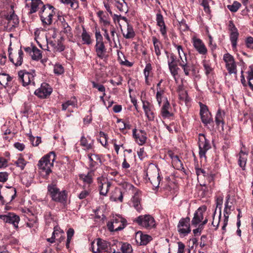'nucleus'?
Returning <instances> with one entry per match:
<instances>
[{
	"mask_svg": "<svg viewBox=\"0 0 253 253\" xmlns=\"http://www.w3.org/2000/svg\"><path fill=\"white\" fill-rule=\"evenodd\" d=\"M55 160V154L54 152H50L42 157L38 163V167L40 169L45 172L46 175L51 172V169L53 166V162Z\"/></svg>",
	"mask_w": 253,
	"mask_h": 253,
	"instance_id": "obj_1",
	"label": "nucleus"
},
{
	"mask_svg": "<svg viewBox=\"0 0 253 253\" xmlns=\"http://www.w3.org/2000/svg\"><path fill=\"white\" fill-rule=\"evenodd\" d=\"M47 194L52 200L61 203H64L67 199V194L65 190L60 191L57 185L50 184L47 186Z\"/></svg>",
	"mask_w": 253,
	"mask_h": 253,
	"instance_id": "obj_2",
	"label": "nucleus"
},
{
	"mask_svg": "<svg viewBox=\"0 0 253 253\" xmlns=\"http://www.w3.org/2000/svg\"><path fill=\"white\" fill-rule=\"evenodd\" d=\"M53 6L47 4L43 6V8L40 11V16L43 26L50 25L52 22V17L55 14Z\"/></svg>",
	"mask_w": 253,
	"mask_h": 253,
	"instance_id": "obj_3",
	"label": "nucleus"
},
{
	"mask_svg": "<svg viewBox=\"0 0 253 253\" xmlns=\"http://www.w3.org/2000/svg\"><path fill=\"white\" fill-rule=\"evenodd\" d=\"M165 53L167 55L168 59V64L169 72L175 81H177L179 77L178 72L180 70V68L177 66L176 57L173 53H169L167 51H165Z\"/></svg>",
	"mask_w": 253,
	"mask_h": 253,
	"instance_id": "obj_4",
	"label": "nucleus"
},
{
	"mask_svg": "<svg viewBox=\"0 0 253 253\" xmlns=\"http://www.w3.org/2000/svg\"><path fill=\"white\" fill-rule=\"evenodd\" d=\"M127 221L119 215L114 216L111 221L107 224L108 229L111 232L117 231L124 229L126 225Z\"/></svg>",
	"mask_w": 253,
	"mask_h": 253,
	"instance_id": "obj_5",
	"label": "nucleus"
},
{
	"mask_svg": "<svg viewBox=\"0 0 253 253\" xmlns=\"http://www.w3.org/2000/svg\"><path fill=\"white\" fill-rule=\"evenodd\" d=\"M18 75L19 79L22 83L23 86H35L34 79L36 74L34 71L29 72L25 70H21L18 72Z\"/></svg>",
	"mask_w": 253,
	"mask_h": 253,
	"instance_id": "obj_6",
	"label": "nucleus"
},
{
	"mask_svg": "<svg viewBox=\"0 0 253 253\" xmlns=\"http://www.w3.org/2000/svg\"><path fill=\"white\" fill-rule=\"evenodd\" d=\"M134 221L139 225L147 229H151L156 226L155 220L149 214L140 215L136 218Z\"/></svg>",
	"mask_w": 253,
	"mask_h": 253,
	"instance_id": "obj_7",
	"label": "nucleus"
},
{
	"mask_svg": "<svg viewBox=\"0 0 253 253\" xmlns=\"http://www.w3.org/2000/svg\"><path fill=\"white\" fill-rule=\"evenodd\" d=\"M223 60L225 62V66L229 75L237 74V66L235 59L233 55L229 53L223 55Z\"/></svg>",
	"mask_w": 253,
	"mask_h": 253,
	"instance_id": "obj_8",
	"label": "nucleus"
},
{
	"mask_svg": "<svg viewBox=\"0 0 253 253\" xmlns=\"http://www.w3.org/2000/svg\"><path fill=\"white\" fill-rule=\"evenodd\" d=\"M91 249L93 253H110L111 248L110 244L106 241L97 239L96 243L93 242Z\"/></svg>",
	"mask_w": 253,
	"mask_h": 253,
	"instance_id": "obj_9",
	"label": "nucleus"
},
{
	"mask_svg": "<svg viewBox=\"0 0 253 253\" xmlns=\"http://www.w3.org/2000/svg\"><path fill=\"white\" fill-rule=\"evenodd\" d=\"M198 145L200 157L206 158V154L211 146L209 140L206 138L205 134L202 133L199 134Z\"/></svg>",
	"mask_w": 253,
	"mask_h": 253,
	"instance_id": "obj_10",
	"label": "nucleus"
},
{
	"mask_svg": "<svg viewBox=\"0 0 253 253\" xmlns=\"http://www.w3.org/2000/svg\"><path fill=\"white\" fill-rule=\"evenodd\" d=\"M52 88L46 83H42L41 86L34 91V94L39 98L44 99L48 97L52 93Z\"/></svg>",
	"mask_w": 253,
	"mask_h": 253,
	"instance_id": "obj_11",
	"label": "nucleus"
},
{
	"mask_svg": "<svg viewBox=\"0 0 253 253\" xmlns=\"http://www.w3.org/2000/svg\"><path fill=\"white\" fill-rule=\"evenodd\" d=\"M190 218L186 217L181 218L178 224L177 230L180 235L185 236L190 231Z\"/></svg>",
	"mask_w": 253,
	"mask_h": 253,
	"instance_id": "obj_12",
	"label": "nucleus"
},
{
	"mask_svg": "<svg viewBox=\"0 0 253 253\" xmlns=\"http://www.w3.org/2000/svg\"><path fill=\"white\" fill-rule=\"evenodd\" d=\"M0 219L5 223L12 224L15 228L18 227L20 217L13 212H8L5 214H0Z\"/></svg>",
	"mask_w": 253,
	"mask_h": 253,
	"instance_id": "obj_13",
	"label": "nucleus"
},
{
	"mask_svg": "<svg viewBox=\"0 0 253 253\" xmlns=\"http://www.w3.org/2000/svg\"><path fill=\"white\" fill-rule=\"evenodd\" d=\"M194 49L200 55H206L208 53V49L202 40L196 37H194L191 40Z\"/></svg>",
	"mask_w": 253,
	"mask_h": 253,
	"instance_id": "obj_14",
	"label": "nucleus"
},
{
	"mask_svg": "<svg viewBox=\"0 0 253 253\" xmlns=\"http://www.w3.org/2000/svg\"><path fill=\"white\" fill-rule=\"evenodd\" d=\"M142 108L145 115L149 121H153L155 118L154 107L150 102L147 101H142Z\"/></svg>",
	"mask_w": 253,
	"mask_h": 253,
	"instance_id": "obj_15",
	"label": "nucleus"
},
{
	"mask_svg": "<svg viewBox=\"0 0 253 253\" xmlns=\"http://www.w3.org/2000/svg\"><path fill=\"white\" fill-rule=\"evenodd\" d=\"M228 29L230 31V40L232 48L233 50H235L237 47V42L239 37V33L232 21L229 22Z\"/></svg>",
	"mask_w": 253,
	"mask_h": 253,
	"instance_id": "obj_16",
	"label": "nucleus"
},
{
	"mask_svg": "<svg viewBox=\"0 0 253 253\" xmlns=\"http://www.w3.org/2000/svg\"><path fill=\"white\" fill-rule=\"evenodd\" d=\"M98 188L100 194L103 196H106L109 190L111 183L106 177L101 176L97 178Z\"/></svg>",
	"mask_w": 253,
	"mask_h": 253,
	"instance_id": "obj_17",
	"label": "nucleus"
},
{
	"mask_svg": "<svg viewBox=\"0 0 253 253\" xmlns=\"http://www.w3.org/2000/svg\"><path fill=\"white\" fill-rule=\"evenodd\" d=\"M207 210L206 206H202L199 207L195 211L194 217L191 221L192 225L196 226L198 224H200L204 220V213Z\"/></svg>",
	"mask_w": 253,
	"mask_h": 253,
	"instance_id": "obj_18",
	"label": "nucleus"
},
{
	"mask_svg": "<svg viewBox=\"0 0 253 253\" xmlns=\"http://www.w3.org/2000/svg\"><path fill=\"white\" fill-rule=\"evenodd\" d=\"M200 106L202 122L206 125L210 124L212 122V118L207 106L201 103H200Z\"/></svg>",
	"mask_w": 253,
	"mask_h": 253,
	"instance_id": "obj_19",
	"label": "nucleus"
},
{
	"mask_svg": "<svg viewBox=\"0 0 253 253\" xmlns=\"http://www.w3.org/2000/svg\"><path fill=\"white\" fill-rule=\"evenodd\" d=\"M63 41V39L62 37H60L57 41L48 40L47 48H49V46H50L55 51L61 52L65 49Z\"/></svg>",
	"mask_w": 253,
	"mask_h": 253,
	"instance_id": "obj_20",
	"label": "nucleus"
},
{
	"mask_svg": "<svg viewBox=\"0 0 253 253\" xmlns=\"http://www.w3.org/2000/svg\"><path fill=\"white\" fill-rule=\"evenodd\" d=\"M135 241L139 245H146L152 239L151 236L139 231L135 234Z\"/></svg>",
	"mask_w": 253,
	"mask_h": 253,
	"instance_id": "obj_21",
	"label": "nucleus"
},
{
	"mask_svg": "<svg viewBox=\"0 0 253 253\" xmlns=\"http://www.w3.org/2000/svg\"><path fill=\"white\" fill-rule=\"evenodd\" d=\"M132 134L135 141L139 145H142L146 142L147 137L144 131L142 130L137 131L136 129L134 128L133 129Z\"/></svg>",
	"mask_w": 253,
	"mask_h": 253,
	"instance_id": "obj_22",
	"label": "nucleus"
},
{
	"mask_svg": "<svg viewBox=\"0 0 253 253\" xmlns=\"http://www.w3.org/2000/svg\"><path fill=\"white\" fill-rule=\"evenodd\" d=\"M31 1L29 3H26V6L29 8V13L30 14L36 12L39 7H41V9L43 8L44 5L42 1L41 0H28Z\"/></svg>",
	"mask_w": 253,
	"mask_h": 253,
	"instance_id": "obj_23",
	"label": "nucleus"
},
{
	"mask_svg": "<svg viewBox=\"0 0 253 253\" xmlns=\"http://www.w3.org/2000/svg\"><path fill=\"white\" fill-rule=\"evenodd\" d=\"M141 200V192H136L132 197L130 202V206L134 207L139 212H140L142 210L140 204Z\"/></svg>",
	"mask_w": 253,
	"mask_h": 253,
	"instance_id": "obj_24",
	"label": "nucleus"
},
{
	"mask_svg": "<svg viewBox=\"0 0 253 253\" xmlns=\"http://www.w3.org/2000/svg\"><path fill=\"white\" fill-rule=\"evenodd\" d=\"M88 157L89 159V166L92 170L97 168V166L101 164V160L99 156L95 154H88Z\"/></svg>",
	"mask_w": 253,
	"mask_h": 253,
	"instance_id": "obj_25",
	"label": "nucleus"
},
{
	"mask_svg": "<svg viewBox=\"0 0 253 253\" xmlns=\"http://www.w3.org/2000/svg\"><path fill=\"white\" fill-rule=\"evenodd\" d=\"M156 21L157 25L160 27V31L162 36L166 38L167 37L166 27L164 21L163 15L160 13L156 14Z\"/></svg>",
	"mask_w": 253,
	"mask_h": 253,
	"instance_id": "obj_26",
	"label": "nucleus"
},
{
	"mask_svg": "<svg viewBox=\"0 0 253 253\" xmlns=\"http://www.w3.org/2000/svg\"><path fill=\"white\" fill-rule=\"evenodd\" d=\"M94 141L90 137L82 136L80 139V144L85 150H90L93 149Z\"/></svg>",
	"mask_w": 253,
	"mask_h": 253,
	"instance_id": "obj_27",
	"label": "nucleus"
},
{
	"mask_svg": "<svg viewBox=\"0 0 253 253\" xmlns=\"http://www.w3.org/2000/svg\"><path fill=\"white\" fill-rule=\"evenodd\" d=\"M95 49L96 55L99 58L103 59L107 57L106 48L104 43L95 44Z\"/></svg>",
	"mask_w": 253,
	"mask_h": 253,
	"instance_id": "obj_28",
	"label": "nucleus"
},
{
	"mask_svg": "<svg viewBox=\"0 0 253 253\" xmlns=\"http://www.w3.org/2000/svg\"><path fill=\"white\" fill-rule=\"evenodd\" d=\"M170 104L169 102H166L163 104L161 108V115L164 119L169 118L173 116V113L169 111Z\"/></svg>",
	"mask_w": 253,
	"mask_h": 253,
	"instance_id": "obj_29",
	"label": "nucleus"
},
{
	"mask_svg": "<svg viewBox=\"0 0 253 253\" xmlns=\"http://www.w3.org/2000/svg\"><path fill=\"white\" fill-rule=\"evenodd\" d=\"M248 153L241 150L239 154L238 164L243 170H245Z\"/></svg>",
	"mask_w": 253,
	"mask_h": 253,
	"instance_id": "obj_30",
	"label": "nucleus"
},
{
	"mask_svg": "<svg viewBox=\"0 0 253 253\" xmlns=\"http://www.w3.org/2000/svg\"><path fill=\"white\" fill-rule=\"evenodd\" d=\"M81 38L84 44L90 45L92 43L93 41L90 34L86 31L84 27L83 28Z\"/></svg>",
	"mask_w": 253,
	"mask_h": 253,
	"instance_id": "obj_31",
	"label": "nucleus"
},
{
	"mask_svg": "<svg viewBox=\"0 0 253 253\" xmlns=\"http://www.w3.org/2000/svg\"><path fill=\"white\" fill-rule=\"evenodd\" d=\"M121 31L123 36L126 39H133L135 36V34L132 26L129 25L128 23H127L126 31H123V29H121Z\"/></svg>",
	"mask_w": 253,
	"mask_h": 253,
	"instance_id": "obj_32",
	"label": "nucleus"
},
{
	"mask_svg": "<svg viewBox=\"0 0 253 253\" xmlns=\"http://www.w3.org/2000/svg\"><path fill=\"white\" fill-rule=\"evenodd\" d=\"M6 19L8 21V24L11 27H15L19 23V19L13 12L7 15Z\"/></svg>",
	"mask_w": 253,
	"mask_h": 253,
	"instance_id": "obj_33",
	"label": "nucleus"
},
{
	"mask_svg": "<svg viewBox=\"0 0 253 253\" xmlns=\"http://www.w3.org/2000/svg\"><path fill=\"white\" fill-rule=\"evenodd\" d=\"M164 90L163 89H158L156 93V99L159 106H161L162 103L165 104L166 102H169L167 98L164 96Z\"/></svg>",
	"mask_w": 253,
	"mask_h": 253,
	"instance_id": "obj_34",
	"label": "nucleus"
},
{
	"mask_svg": "<svg viewBox=\"0 0 253 253\" xmlns=\"http://www.w3.org/2000/svg\"><path fill=\"white\" fill-rule=\"evenodd\" d=\"M110 199L112 201L122 202L123 195L121 190L119 188L115 189L110 197Z\"/></svg>",
	"mask_w": 253,
	"mask_h": 253,
	"instance_id": "obj_35",
	"label": "nucleus"
},
{
	"mask_svg": "<svg viewBox=\"0 0 253 253\" xmlns=\"http://www.w3.org/2000/svg\"><path fill=\"white\" fill-rule=\"evenodd\" d=\"M149 180L154 187H158L160 181L159 173L156 168L154 169V175L148 177Z\"/></svg>",
	"mask_w": 253,
	"mask_h": 253,
	"instance_id": "obj_36",
	"label": "nucleus"
},
{
	"mask_svg": "<svg viewBox=\"0 0 253 253\" xmlns=\"http://www.w3.org/2000/svg\"><path fill=\"white\" fill-rule=\"evenodd\" d=\"M23 52L20 49L18 50V53L14 57L13 56V61H11L15 66H20L23 62Z\"/></svg>",
	"mask_w": 253,
	"mask_h": 253,
	"instance_id": "obj_37",
	"label": "nucleus"
},
{
	"mask_svg": "<svg viewBox=\"0 0 253 253\" xmlns=\"http://www.w3.org/2000/svg\"><path fill=\"white\" fill-rule=\"evenodd\" d=\"M179 99L181 102H184L187 104L190 101V98L188 96L187 91L181 87L178 88Z\"/></svg>",
	"mask_w": 253,
	"mask_h": 253,
	"instance_id": "obj_38",
	"label": "nucleus"
},
{
	"mask_svg": "<svg viewBox=\"0 0 253 253\" xmlns=\"http://www.w3.org/2000/svg\"><path fill=\"white\" fill-rule=\"evenodd\" d=\"M152 42L156 55L157 56H160L161 54V49L162 48L161 42L155 37H152Z\"/></svg>",
	"mask_w": 253,
	"mask_h": 253,
	"instance_id": "obj_39",
	"label": "nucleus"
},
{
	"mask_svg": "<svg viewBox=\"0 0 253 253\" xmlns=\"http://www.w3.org/2000/svg\"><path fill=\"white\" fill-rule=\"evenodd\" d=\"M170 157L172 165L175 169H184L183 164L177 156L171 155Z\"/></svg>",
	"mask_w": 253,
	"mask_h": 253,
	"instance_id": "obj_40",
	"label": "nucleus"
},
{
	"mask_svg": "<svg viewBox=\"0 0 253 253\" xmlns=\"http://www.w3.org/2000/svg\"><path fill=\"white\" fill-rule=\"evenodd\" d=\"M179 65L182 68L184 74L189 76L192 68V66L188 63L187 60H183L179 62Z\"/></svg>",
	"mask_w": 253,
	"mask_h": 253,
	"instance_id": "obj_41",
	"label": "nucleus"
},
{
	"mask_svg": "<svg viewBox=\"0 0 253 253\" xmlns=\"http://www.w3.org/2000/svg\"><path fill=\"white\" fill-rule=\"evenodd\" d=\"M173 46L176 49L179 56V59L178 61H182L183 60H186L187 59L186 54L184 52L183 48L181 45H178L176 43L173 44Z\"/></svg>",
	"mask_w": 253,
	"mask_h": 253,
	"instance_id": "obj_42",
	"label": "nucleus"
},
{
	"mask_svg": "<svg viewBox=\"0 0 253 253\" xmlns=\"http://www.w3.org/2000/svg\"><path fill=\"white\" fill-rule=\"evenodd\" d=\"M93 174V170L89 171L86 174H81L79 176L83 182L87 184H89L92 182V176Z\"/></svg>",
	"mask_w": 253,
	"mask_h": 253,
	"instance_id": "obj_43",
	"label": "nucleus"
},
{
	"mask_svg": "<svg viewBox=\"0 0 253 253\" xmlns=\"http://www.w3.org/2000/svg\"><path fill=\"white\" fill-rule=\"evenodd\" d=\"M60 2L66 5H69L72 9H77L79 7V3L77 0H60Z\"/></svg>",
	"mask_w": 253,
	"mask_h": 253,
	"instance_id": "obj_44",
	"label": "nucleus"
},
{
	"mask_svg": "<svg viewBox=\"0 0 253 253\" xmlns=\"http://www.w3.org/2000/svg\"><path fill=\"white\" fill-rule=\"evenodd\" d=\"M69 106L76 107L77 106V100L75 97H72L70 100L67 101L62 105V109L65 111Z\"/></svg>",
	"mask_w": 253,
	"mask_h": 253,
	"instance_id": "obj_45",
	"label": "nucleus"
},
{
	"mask_svg": "<svg viewBox=\"0 0 253 253\" xmlns=\"http://www.w3.org/2000/svg\"><path fill=\"white\" fill-rule=\"evenodd\" d=\"M58 21L60 26L64 29V32L68 33L71 31V28L68 24L66 22L64 18L62 16L58 17Z\"/></svg>",
	"mask_w": 253,
	"mask_h": 253,
	"instance_id": "obj_46",
	"label": "nucleus"
},
{
	"mask_svg": "<svg viewBox=\"0 0 253 253\" xmlns=\"http://www.w3.org/2000/svg\"><path fill=\"white\" fill-rule=\"evenodd\" d=\"M28 162L26 161L20 155V156L17 159L16 161L14 162V164L21 170H24L25 166H26Z\"/></svg>",
	"mask_w": 253,
	"mask_h": 253,
	"instance_id": "obj_47",
	"label": "nucleus"
},
{
	"mask_svg": "<svg viewBox=\"0 0 253 253\" xmlns=\"http://www.w3.org/2000/svg\"><path fill=\"white\" fill-rule=\"evenodd\" d=\"M224 113H222L220 110H219L216 115L215 116V122L217 126L221 125V127L223 128L224 125L223 122V117H224Z\"/></svg>",
	"mask_w": 253,
	"mask_h": 253,
	"instance_id": "obj_48",
	"label": "nucleus"
},
{
	"mask_svg": "<svg viewBox=\"0 0 253 253\" xmlns=\"http://www.w3.org/2000/svg\"><path fill=\"white\" fill-rule=\"evenodd\" d=\"M11 80V77L8 74L5 73L0 74V84L4 86L7 85L8 83Z\"/></svg>",
	"mask_w": 253,
	"mask_h": 253,
	"instance_id": "obj_49",
	"label": "nucleus"
},
{
	"mask_svg": "<svg viewBox=\"0 0 253 253\" xmlns=\"http://www.w3.org/2000/svg\"><path fill=\"white\" fill-rule=\"evenodd\" d=\"M122 2L116 0V6L117 8L121 12H126L127 11V4L124 0H122Z\"/></svg>",
	"mask_w": 253,
	"mask_h": 253,
	"instance_id": "obj_50",
	"label": "nucleus"
},
{
	"mask_svg": "<svg viewBox=\"0 0 253 253\" xmlns=\"http://www.w3.org/2000/svg\"><path fill=\"white\" fill-rule=\"evenodd\" d=\"M124 187L126 191H127L130 194H136L137 193H139L140 191L136 189L133 185L130 183H126L124 185Z\"/></svg>",
	"mask_w": 253,
	"mask_h": 253,
	"instance_id": "obj_51",
	"label": "nucleus"
},
{
	"mask_svg": "<svg viewBox=\"0 0 253 253\" xmlns=\"http://www.w3.org/2000/svg\"><path fill=\"white\" fill-rule=\"evenodd\" d=\"M248 76L247 79L248 80V84L250 89L253 91V69H251L247 72Z\"/></svg>",
	"mask_w": 253,
	"mask_h": 253,
	"instance_id": "obj_52",
	"label": "nucleus"
},
{
	"mask_svg": "<svg viewBox=\"0 0 253 253\" xmlns=\"http://www.w3.org/2000/svg\"><path fill=\"white\" fill-rule=\"evenodd\" d=\"M31 55L32 59L36 60L40 59L42 57L41 50L37 47L33 48Z\"/></svg>",
	"mask_w": 253,
	"mask_h": 253,
	"instance_id": "obj_53",
	"label": "nucleus"
},
{
	"mask_svg": "<svg viewBox=\"0 0 253 253\" xmlns=\"http://www.w3.org/2000/svg\"><path fill=\"white\" fill-rule=\"evenodd\" d=\"M121 250L122 253H132L133 251L131 245L127 243L122 244Z\"/></svg>",
	"mask_w": 253,
	"mask_h": 253,
	"instance_id": "obj_54",
	"label": "nucleus"
},
{
	"mask_svg": "<svg viewBox=\"0 0 253 253\" xmlns=\"http://www.w3.org/2000/svg\"><path fill=\"white\" fill-rule=\"evenodd\" d=\"M241 6V4L240 2L235 1L233 2L232 4L227 5V7L229 10L233 12H236Z\"/></svg>",
	"mask_w": 253,
	"mask_h": 253,
	"instance_id": "obj_55",
	"label": "nucleus"
},
{
	"mask_svg": "<svg viewBox=\"0 0 253 253\" xmlns=\"http://www.w3.org/2000/svg\"><path fill=\"white\" fill-rule=\"evenodd\" d=\"M99 138L98 139V141L103 146H106L107 145V135L104 132L100 131L99 132Z\"/></svg>",
	"mask_w": 253,
	"mask_h": 253,
	"instance_id": "obj_56",
	"label": "nucleus"
},
{
	"mask_svg": "<svg viewBox=\"0 0 253 253\" xmlns=\"http://www.w3.org/2000/svg\"><path fill=\"white\" fill-rule=\"evenodd\" d=\"M152 70V67L151 64L150 63H147L144 69V75L145 76L146 82L147 83L148 82L150 73L151 72Z\"/></svg>",
	"mask_w": 253,
	"mask_h": 253,
	"instance_id": "obj_57",
	"label": "nucleus"
},
{
	"mask_svg": "<svg viewBox=\"0 0 253 253\" xmlns=\"http://www.w3.org/2000/svg\"><path fill=\"white\" fill-rule=\"evenodd\" d=\"M229 199V198H228L225 202V208L224 210V217H228L231 211V208L232 207V204L231 203L230 205H229V202L228 200Z\"/></svg>",
	"mask_w": 253,
	"mask_h": 253,
	"instance_id": "obj_58",
	"label": "nucleus"
},
{
	"mask_svg": "<svg viewBox=\"0 0 253 253\" xmlns=\"http://www.w3.org/2000/svg\"><path fill=\"white\" fill-rule=\"evenodd\" d=\"M203 66L205 71L206 75H209L212 71V68L211 67V64L206 60H204L203 62Z\"/></svg>",
	"mask_w": 253,
	"mask_h": 253,
	"instance_id": "obj_59",
	"label": "nucleus"
},
{
	"mask_svg": "<svg viewBox=\"0 0 253 253\" xmlns=\"http://www.w3.org/2000/svg\"><path fill=\"white\" fill-rule=\"evenodd\" d=\"M64 72L63 67L59 64H55L54 67V73L56 75H61Z\"/></svg>",
	"mask_w": 253,
	"mask_h": 253,
	"instance_id": "obj_60",
	"label": "nucleus"
},
{
	"mask_svg": "<svg viewBox=\"0 0 253 253\" xmlns=\"http://www.w3.org/2000/svg\"><path fill=\"white\" fill-rule=\"evenodd\" d=\"M207 222L208 219L207 218H205L204 219V220L202 222V223L199 224V228L193 230V233L195 236L199 235L200 234L201 232V228L204 225H205L207 223Z\"/></svg>",
	"mask_w": 253,
	"mask_h": 253,
	"instance_id": "obj_61",
	"label": "nucleus"
},
{
	"mask_svg": "<svg viewBox=\"0 0 253 253\" xmlns=\"http://www.w3.org/2000/svg\"><path fill=\"white\" fill-rule=\"evenodd\" d=\"M122 77L120 76H119L115 77V80H111L110 82L113 86H117L122 84Z\"/></svg>",
	"mask_w": 253,
	"mask_h": 253,
	"instance_id": "obj_62",
	"label": "nucleus"
},
{
	"mask_svg": "<svg viewBox=\"0 0 253 253\" xmlns=\"http://www.w3.org/2000/svg\"><path fill=\"white\" fill-rule=\"evenodd\" d=\"M96 39V44L100 43H104L103 42V37L99 30H96L95 33Z\"/></svg>",
	"mask_w": 253,
	"mask_h": 253,
	"instance_id": "obj_63",
	"label": "nucleus"
},
{
	"mask_svg": "<svg viewBox=\"0 0 253 253\" xmlns=\"http://www.w3.org/2000/svg\"><path fill=\"white\" fill-rule=\"evenodd\" d=\"M246 43L248 48L253 49V38L248 37L246 41Z\"/></svg>",
	"mask_w": 253,
	"mask_h": 253,
	"instance_id": "obj_64",
	"label": "nucleus"
}]
</instances>
